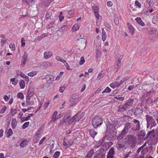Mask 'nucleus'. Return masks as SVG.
<instances>
[{"mask_svg": "<svg viewBox=\"0 0 158 158\" xmlns=\"http://www.w3.org/2000/svg\"><path fill=\"white\" fill-rule=\"evenodd\" d=\"M133 122V123L135 124L136 128L135 130V131H137L140 129V122L139 120L136 119H134Z\"/></svg>", "mask_w": 158, "mask_h": 158, "instance_id": "nucleus-13", "label": "nucleus"}, {"mask_svg": "<svg viewBox=\"0 0 158 158\" xmlns=\"http://www.w3.org/2000/svg\"><path fill=\"white\" fill-rule=\"evenodd\" d=\"M13 134V131L12 129L11 128H9L6 133V136L8 138L11 135Z\"/></svg>", "mask_w": 158, "mask_h": 158, "instance_id": "nucleus-34", "label": "nucleus"}, {"mask_svg": "<svg viewBox=\"0 0 158 158\" xmlns=\"http://www.w3.org/2000/svg\"><path fill=\"white\" fill-rule=\"evenodd\" d=\"M114 98L120 101H123L124 100V98L123 97H120V95H117L116 97H114Z\"/></svg>", "mask_w": 158, "mask_h": 158, "instance_id": "nucleus-50", "label": "nucleus"}, {"mask_svg": "<svg viewBox=\"0 0 158 158\" xmlns=\"http://www.w3.org/2000/svg\"><path fill=\"white\" fill-rule=\"evenodd\" d=\"M85 62L84 58L83 56L81 57V60L79 62V64L80 65L83 64Z\"/></svg>", "mask_w": 158, "mask_h": 158, "instance_id": "nucleus-51", "label": "nucleus"}, {"mask_svg": "<svg viewBox=\"0 0 158 158\" xmlns=\"http://www.w3.org/2000/svg\"><path fill=\"white\" fill-rule=\"evenodd\" d=\"M114 148L113 147H111L107 156V158H113L114 155Z\"/></svg>", "mask_w": 158, "mask_h": 158, "instance_id": "nucleus-9", "label": "nucleus"}, {"mask_svg": "<svg viewBox=\"0 0 158 158\" xmlns=\"http://www.w3.org/2000/svg\"><path fill=\"white\" fill-rule=\"evenodd\" d=\"M9 47L10 48L12 49V51H15V46L14 44H10L9 45Z\"/></svg>", "mask_w": 158, "mask_h": 158, "instance_id": "nucleus-58", "label": "nucleus"}, {"mask_svg": "<svg viewBox=\"0 0 158 158\" xmlns=\"http://www.w3.org/2000/svg\"><path fill=\"white\" fill-rule=\"evenodd\" d=\"M155 132V131L154 129H152L151 131H149L147 134L146 136L143 138V139L146 140L152 134H153Z\"/></svg>", "mask_w": 158, "mask_h": 158, "instance_id": "nucleus-22", "label": "nucleus"}, {"mask_svg": "<svg viewBox=\"0 0 158 158\" xmlns=\"http://www.w3.org/2000/svg\"><path fill=\"white\" fill-rule=\"evenodd\" d=\"M17 97L18 98H20L21 99H23L24 98V95L21 92H19L18 93Z\"/></svg>", "mask_w": 158, "mask_h": 158, "instance_id": "nucleus-37", "label": "nucleus"}, {"mask_svg": "<svg viewBox=\"0 0 158 158\" xmlns=\"http://www.w3.org/2000/svg\"><path fill=\"white\" fill-rule=\"evenodd\" d=\"M37 72L35 71H32L27 74V75L31 77H33L37 74Z\"/></svg>", "mask_w": 158, "mask_h": 158, "instance_id": "nucleus-36", "label": "nucleus"}, {"mask_svg": "<svg viewBox=\"0 0 158 158\" xmlns=\"http://www.w3.org/2000/svg\"><path fill=\"white\" fill-rule=\"evenodd\" d=\"M89 132L90 136L93 138H94L95 136L97 134V132H96L93 129L90 130Z\"/></svg>", "mask_w": 158, "mask_h": 158, "instance_id": "nucleus-25", "label": "nucleus"}, {"mask_svg": "<svg viewBox=\"0 0 158 158\" xmlns=\"http://www.w3.org/2000/svg\"><path fill=\"white\" fill-rule=\"evenodd\" d=\"M16 109H12L10 110V112L11 113L12 115H14L16 114Z\"/></svg>", "mask_w": 158, "mask_h": 158, "instance_id": "nucleus-48", "label": "nucleus"}, {"mask_svg": "<svg viewBox=\"0 0 158 158\" xmlns=\"http://www.w3.org/2000/svg\"><path fill=\"white\" fill-rule=\"evenodd\" d=\"M94 153V150L93 149H91L88 152L87 154L91 158L93 156Z\"/></svg>", "mask_w": 158, "mask_h": 158, "instance_id": "nucleus-45", "label": "nucleus"}, {"mask_svg": "<svg viewBox=\"0 0 158 158\" xmlns=\"http://www.w3.org/2000/svg\"><path fill=\"white\" fill-rule=\"evenodd\" d=\"M52 55V52L51 51H47L44 52V56L45 59H47L51 57Z\"/></svg>", "mask_w": 158, "mask_h": 158, "instance_id": "nucleus-15", "label": "nucleus"}, {"mask_svg": "<svg viewBox=\"0 0 158 158\" xmlns=\"http://www.w3.org/2000/svg\"><path fill=\"white\" fill-rule=\"evenodd\" d=\"M25 40L23 38H21V46L22 47H24L25 46Z\"/></svg>", "mask_w": 158, "mask_h": 158, "instance_id": "nucleus-57", "label": "nucleus"}, {"mask_svg": "<svg viewBox=\"0 0 158 158\" xmlns=\"http://www.w3.org/2000/svg\"><path fill=\"white\" fill-rule=\"evenodd\" d=\"M120 85V84H119V83L118 81H114L110 84V87L113 88H115L116 87H118Z\"/></svg>", "mask_w": 158, "mask_h": 158, "instance_id": "nucleus-20", "label": "nucleus"}, {"mask_svg": "<svg viewBox=\"0 0 158 158\" xmlns=\"http://www.w3.org/2000/svg\"><path fill=\"white\" fill-rule=\"evenodd\" d=\"M138 136L139 138H141V137L143 138L145 135V133L144 131L141 130L138 133Z\"/></svg>", "mask_w": 158, "mask_h": 158, "instance_id": "nucleus-19", "label": "nucleus"}, {"mask_svg": "<svg viewBox=\"0 0 158 158\" xmlns=\"http://www.w3.org/2000/svg\"><path fill=\"white\" fill-rule=\"evenodd\" d=\"M71 116L70 114L69 111L66 112L63 118L60 121V123L58 125V127H60L63 125L64 123H66V120L69 119Z\"/></svg>", "mask_w": 158, "mask_h": 158, "instance_id": "nucleus-6", "label": "nucleus"}, {"mask_svg": "<svg viewBox=\"0 0 158 158\" xmlns=\"http://www.w3.org/2000/svg\"><path fill=\"white\" fill-rule=\"evenodd\" d=\"M156 30L154 28H151L149 32L150 34H156Z\"/></svg>", "mask_w": 158, "mask_h": 158, "instance_id": "nucleus-41", "label": "nucleus"}, {"mask_svg": "<svg viewBox=\"0 0 158 158\" xmlns=\"http://www.w3.org/2000/svg\"><path fill=\"white\" fill-rule=\"evenodd\" d=\"M135 5L139 8H140L141 6V4L137 0L135 2Z\"/></svg>", "mask_w": 158, "mask_h": 158, "instance_id": "nucleus-55", "label": "nucleus"}, {"mask_svg": "<svg viewBox=\"0 0 158 158\" xmlns=\"http://www.w3.org/2000/svg\"><path fill=\"white\" fill-rule=\"evenodd\" d=\"M113 144V143L111 142L105 143L102 146V148L99 149L100 152L106 151Z\"/></svg>", "mask_w": 158, "mask_h": 158, "instance_id": "nucleus-7", "label": "nucleus"}, {"mask_svg": "<svg viewBox=\"0 0 158 158\" xmlns=\"http://www.w3.org/2000/svg\"><path fill=\"white\" fill-rule=\"evenodd\" d=\"M92 9L94 12L98 11V7L97 6H93Z\"/></svg>", "mask_w": 158, "mask_h": 158, "instance_id": "nucleus-64", "label": "nucleus"}, {"mask_svg": "<svg viewBox=\"0 0 158 158\" xmlns=\"http://www.w3.org/2000/svg\"><path fill=\"white\" fill-rule=\"evenodd\" d=\"M146 145V143H145L142 146L140 147L139 148H138V149L137 150L136 152L137 153H139L141 151V150Z\"/></svg>", "mask_w": 158, "mask_h": 158, "instance_id": "nucleus-47", "label": "nucleus"}, {"mask_svg": "<svg viewBox=\"0 0 158 158\" xmlns=\"http://www.w3.org/2000/svg\"><path fill=\"white\" fill-rule=\"evenodd\" d=\"M54 77V76L52 75H47L45 76V79L47 81L48 83L50 84L52 82Z\"/></svg>", "mask_w": 158, "mask_h": 158, "instance_id": "nucleus-8", "label": "nucleus"}, {"mask_svg": "<svg viewBox=\"0 0 158 158\" xmlns=\"http://www.w3.org/2000/svg\"><path fill=\"white\" fill-rule=\"evenodd\" d=\"M68 26L66 25H64L62 26L60 28L62 31H66L67 28Z\"/></svg>", "mask_w": 158, "mask_h": 158, "instance_id": "nucleus-54", "label": "nucleus"}, {"mask_svg": "<svg viewBox=\"0 0 158 158\" xmlns=\"http://www.w3.org/2000/svg\"><path fill=\"white\" fill-rule=\"evenodd\" d=\"M131 125L130 123H126L124 128L122 131L121 133L118 136L117 139L120 140L124 137L130 128Z\"/></svg>", "mask_w": 158, "mask_h": 158, "instance_id": "nucleus-3", "label": "nucleus"}, {"mask_svg": "<svg viewBox=\"0 0 158 158\" xmlns=\"http://www.w3.org/2000/svg\"><path fill=\"white\" fill-rule=\"evenodd\" d=\"M116 56L117 57V61L118 62L117 65L118 66H120L121 65V63L123 57L119 54L117 55Z\"/></svg>", "mask_w": 158, "mask_h": 158, "instance_id": "nucleus-12", "label": "nucleus"}, {"mask_svg": "<svg viewBox=\"0 0 158 158\" xmlns=\"http://www.w3.org/2000/svg\"><path fill=\"white\" fill-rule=\"evenodd\" d=\"M146 120L147 121V128L150 127L151 129L153 127L155 126L156 125V123H155L154 119L152 116L149 115H147L146 116Z\"/></svg>", "mask_w": 158, "mask_h": 158, "instance_id": "nucleus-4", "label": "nucleus"}, {"mask_svg": "<svg viewBox=\"0 0 158 158\" xmlns=\"http://www.w3.org/2000/svg\"><path fill=\"white\" fill-rule=\"evenodd\" d=\"M111 91L110 89L108 87H107L106 88L102 91V93H110Z\"/></svg>", "mask_w": 158, "mask_h": 158, "instance_id": "nucleus-46", "label": "nucleus"}, {"mask_svg": "<svg viewBox=\"0 0 158 158\" xmlns=\"http://www.w3.org/2000/svg\"><path fill=\"white\" fill-rule=\"evenodd\" d=\"M52 15V13L51 12H48L46 14V15L45 17L47 19H49L51 17V16Z\"/></svg>", "mask_w": 158, "mask_h": 158, "instance_id": "nucleus-61", "label": "nucleus"}, {"mask_svg": "<svg viewBox=\"0 0 158 158\" xmlns=\"http://www.w3.org/2000/svg\"><path fill=\"white\" fill-rule=\"evenodd\" d=\"M40 128L38 129V130L36 132L35 134V136H37V138H38V139H39V136H40Z\"/></svg>", "mask_w": 158, "mask_h": 158, "instance_id": "nucleus-56", "label": "nucleus"}, {"mask_svg": "<svg viewBox=\"0 0 158 158\" xmlns=\"http://www.w3.org/2000/svg\"><path fill=\"white\" fill-rule=\"evenodd\" d=\"M76 114H77V116L76 117V121L78 122L84 116V114L82 113L80 114V112H78Z\"/></svg>", "mask_w": 158, "mask_h": 158, "instance_id": "nucleus-17", "label": "nucleus"}, {"mask_svg": "<svg viewBox=\"0 0 158 158\" xmlns=\"http://www.w3.org/2000/svg\"><path fill=\"white\" fill-rule=\"evenodd\" d=\"M31 97V96L30 95H27L26 97V106H28L27 103L30 101V99Z\"/></svg>", "mask_w": 158, "mask_h": 158, "instance_id": "nucleus-40", "label": "nucleus"}, {"mask_svg": "<svg viewBox=\"0 0 158 158\" xmlns=\"http://www.w3.org/2000/svg\"><path fill=\"white\" fill-rule=\"evenodd\" d=\"M92 123L93 127L95 129H97L103 124L102 118L98 116H95L92 119Z\"/></svg>", "mask_w": 158, "mask_h": 158, "instance_id": "nucleus-1", "label": "nucleus"}, {"mask_svg": "<svg viewBox=\"0 0 158 158\" xmlns=\"http://www.w3.org/2000/svg\"><path fill=\"white\" fill-rule=\"evenodd\" d=\"M60 153L59 151H56L55 152L53 156V158H57L60 155Z\"/></svg>", "mask_w": 158, "mask_h": 158, "instance_id": "nucleus-44", "label": "nucleus"}, {"mask_svg": "<svg viewBox=\"0 0 158 158\" xmlns=\"http://www.w3.org/2000/svg\"><path fill=\"white\" fill-rule=\"evenodd\" d=\"M19 84L20 87V88L21 89H23L24 88L25 84L24 81L23 80H20L19 82Z\"/></svg>", "mask_w": 158, "mask_h": 158, "instance_id": "nucleus-27", "label": "nucleus"}, {"mask_svg": "<svg viewBox=\"0 0 158 158\" xmlns=\"http://www.w3.org/2000/svg\"><path fill=\"white\" fill-rule=\"evenodd\" d=\"M47 36V35L46 34H43L42 35L40 36H38L36 38L38 40L40 41L44 38Z\"/></svg>", "mask_w": 158, "mask_h": 158, "instance_id": "nucleus-35", "label": "nucleus"}, {"mask_svg": "<svg viewBox=\"0 0 158 158\" xmlns=\"http://www.w3.org/2000/svg\"><path fill=\"white\" fill-rule=\"evenodd\" d=\"M134 101V99H130L127 100V102L126 103L129 106H131L133 103Z\"/></svg>", "mask_w": 158, "mask_h": 158, "instance_id": "nucleus-31", "label": "nucleus"}, {"mask_svg": "<svg viewBox=\"0 0 158 158\" xmlns=\"http://www.w3.org/2000/svg\"><path fill=\"white\" fill-rule=\"evenodd\" d=\"M17 122L16 119L15 118H13L11 121V127L13 129H15L17 126Z\"/></svg>", "mask_w": 158, "mask_h": 158, "instance_id": "nucleus-23", "label": "nucleus"}, {"mask_svg": "<svg viewBox=\"0 0 158 158\" xmlns=\"http://www.w3.org/2000/svg\"><path fill=\"white\" fill-rule=\"evenodd\" d=\"M127 25L129 30L131 34L133 35L134 33L135 29L129 23H127Z\"/></svg>", "mask_w": 158, "mask_h": 158, "instance_id": "nucleus-14", "label": "nucleus"}, {"mask_svg": "<svg viewBox=\"0 0 158 158\" xmlns=\"http://www.w3.org/2000/svg\"><path fill=\"white\" fill-rule=\"evenodd\" d=\"M51 2V0H43L42 1V3L44 6H47Z\"/></svg>", "mask_w": 158, "mask_h": 158, "instance_id": "nucleus-29", "label": "nucleus"}, {"mask_svg": "<svg viewBox=\"0 0 158 158\" xmlns=\"http://www.w3.org/2000/svg\"><path fill=\"white\" fill-rule=\"evenodd\" d=\"M104 75L105 74L104 73V71H103L102 70L98 74L97 78L99 80L101 78L103 77L104 76Z\"/></svg>", "mask_w": 158, "mask_h": 158, "instance_id": "nucleus-28", "label": "nucleus"}, {"mask_svg": "<svg viewBox=\"0 0 158 158\" xmlns=\"http://www.w3.org/2000/svg\"><path fill=\"white\" fill-rule=\"evenodd\" d=\"M73 142L71 143L70 142L67 141V142L65 141H64L63 142V145L64 146L66 147V148H69L70 146L72 144Z\"/></svg>", "mask_w": 158, "mask_h": 158, "instance_id": "nucleus-18", "label": "nucleus"}, {"mask_svg": "<svg viewBox=\"0 0 158 158\" xmlns=\"http://www.w3.org/2000/svg\"><path fill=\"white\" fill-rule=\"evenodd\" d=\"M64 64L66 66L67 69L69 70H71L72 69L70 68L69 66L68 63L66 61V62H64Z\"/></svg>", "mask_w": 158, "mask_h": 158, "instance_id": "nucleus-63", "label": "nucleus"}, {"mask_svg": "<svg viewBox=\"0 0 158 158\" xmlns=\"http://www.w3.org/2000/svg\"><path fill=\"white\" fill-rule=\"evenodd\" d=\"M116 128L106 131V136H107L108 137L107 138V140H110L116 136Z\"/></svg>", "mask_w": 158, "mask_h": 158, "instance_id": "nucleus-5", "label": "nucleus"}, {"mask_svg": "<svg viewBox=\"0 0 158 158\" xmlns=\"http://www.w3.org/2000/svg\"><path fill=\"white\" fill-rule=\"evenodd\" d=\"M6 106H4L2 108L0 111V114H3L4 113L5 111L6 110Z\"/></svg>", "mask_w": 158, "mask_h": 158, "instance_id": "nucleus-62", "label": "nucleus"}, {"mask_svg": "<svg viewBox=\"0 0 158 158\" xmlns=\"http://www.w3.org/2000/svg\"><path fill=\"white\" fill-rule=\"evenodd\" d=\"M125 143L131 145V147L133 148H135L136 143V138L133 135H128L125 138Z\"/></svg>", "mask_w": 158, "mask_h": 158, "instance_id": "nucleus-2", "label": "nucleus"}, {"mask_svg": "<svg viewBox=\"0 0 158 158\" xmlns=\"http://www.w3.org/2000/svg\"><path fill=\"white\" fill-rule=\"evenodd\" d=\"M117 147L118 148V149H121L123 148H124L125 147V145L124 144L118 143L116 144Z\"/></svg>", "mask_w": 158, "mask_h": 158, "instance_id": "nucleus-33", "label": "nucleus"}, {"mask_svg": "<svg viewBox=\"0 0 158 158\" xmlns=\"http://www.w3.org/2000/svg\"><path fill=\"white\" fill-rule=\"evenodd\" d=\"M15 78H11L10 79V81L12 82V84L15 85H16L18 82V80H15Z\"/></svg>", "mask_w": 158, "mask_h": 158, "instance_id": "nucleus-32", "label": "nucleus"}, {"mask_svg": "<svg viewBox=\"0 0 158 158\" xmlns=\"http://www.w3.org/2000/svg\"><path fill=\"white\" fill-rule=\"evenodd\" d=\"M56 59L57 60L60 61L63 63L66 62V60H65L62 59L61 57L59 56H56Z\"/></svg>", "mask_w": 158, "mask_h": 158, "instance_id": "nucleus-39", "label": "nucleus"}, {"mask_svg": "<svg viewBox=\"0 0 158 158\" xmlns=\"http://www.w3.org/2000/svg\"><path fill=\"white\" fill-rule=\"evenodd\" d=\"M102 39L103 41H105L107 37L106 33L104 30V28H102Z\"/></svg>", "mask_w": 158, "mask_h": 158, "instance_id": "nucleus-24", "label": "nucleus"}, {"mask_svg": "<svg viewBox=\"0 0 158 158\" xmlns=\"http://www.w3.org/2000/svg\"><path fill=\"white\" fill-rule=\"evenodd\" d=\"M106 131L115 128L113 123H111L108 121L106 122Z\"/></svg>", "mask_w": 158, "mask_h": 158, "instance_id": "nucleus-10", "label": "nucleus"}, {"mask_svg": "<svg viewBox=\"0 0 158 158\" xmlns=\"http://www.w3.org/2000/svg\"><path fill=\"white\" fill-rule=\"evenodd\" d=\"M28 144V141L27 139H24L21 141L20 144V146L21 147L23 148Z\"/></svg>", "mask_w": 158, "mask_h": 158, "instance_id": "nucleus-21", "label": "nucleus"}, {"mask_svg": "<svg viewBox=\"0 0 158 158\" xmlns=\"http://www.w3.org/2000/svg\"><path fill=\"white\" fill-rule=\"evenodd\" d=\"M147 95H148V92L146 91L142 94V96L144 99H146V98L148 97Z\"/></svg>", "mask_w": 158, "mask_h": 158, "instance_id": "nucleus-60", "label": "nucleus"}, {"mask_svg": "<svg viewBox=\"0 0 158 158\" xmlns=\"http://www.w3.org/2000/svg\"><path fill=\"white\" fill-rule=\"evenodd\" d=\"M118 109L117 110L118 112H123L124 111H125L122 106H119L118 107Z\"/></svg>", "mask_w": 158, "mask_h": 158, "instance_id": "nucleus-52", "label": "nucleus"}, {"mask_svg": "<svg viewBox=\"0 0 158 158\" xmlns=\"http://www.w3.org/2000/svg\"><path fill=\"white\" fill-rule=\"evenodd\" d=\"M80 26H78L77 24L74 25L72 28V31L73 32L76 31L79 29Z\"/></svg>", "mask_w": 158, "mask_h": 158, "instance_id": "nucleus-26", "label": "nucleus"}, {"mask_svg": "<svg viewBox=\"0 0 158 158\" xmlns=\"http://www.w3.org/2000/svg\"><path fill=\"white\" fill-rule=\"evenodd\" d=\"M29 123V122H25L22 125V127L23 129H25L28 126Z\"/></svg>", "mask_w": 158, "mask_h": 158, "instance_id": "nucleus-43", "label": "nucleus"}, {"mask_svg": "<svg viewBox=\"0 0 158 158\" xmlns=\"http://www.w3.org/2000/svg\"><path fill=\"white\" fill-rule=\"evenodd\" d=\"M147 2H148L149 6H153V0H146Z\"/></svg>", "mask_w": 158, "mask_h": 158, "instance_id": "nucleus-59", "label": "nucleus"}, {"mask_svg": "<svg viewBox=\"0 0 158 158\" xmlns=\"http://www.w3.org/2000/svg\"><path fill=\"white\" fill-rule=\"evenodd\" d=\"M21 120V122L22 123L24 121H28L29 119L27 117H19Z\"/></svg>", "mask_w": 158, "mask_h": 158, "instance_id": "nucleus-42", "label": "nucleus"}, {"mask_svg": "<svg viewBox=\"0 0 158 158\" xmlns=\"http://www.w3.org/2000/svg\"><path fill=\"white\" fill-rule=\"evenodd\" d=\"M64 73L63 72H60V74L58 75L56 78V80L57 81H58L60 80V77H61L62 76Z\"/></svg>", "mask_w": 158, "mask_h": 158, "instance_id": "nucleus-53", "label": "nucleus"}, {"mask_svg": "<svg viewBox=\"0 0 158 158\" xmlns=\"http://www.w3.org/2000/svg\"><path fill=\"white\" fill-rule=\"evenodd\" d=\"M156 37V34H149V37L150 40H153Z\"/></svg>", "mask_w": 158, "mask_h": 158, "instance_id": "nucleus-49", "label": "nucleus"}, {"mask_svg": "<svg viewBox=\"0 0 158 158\" xmlns=\"http://www.w3.org/2000/svg\"><path fill=\"white\" fill-rule=\"evenodd\" d=\"M136 115L138 114H141L143 113V110L142 109H141L140 108H136Z\"/></svg>", "mask_w": 158, "mask_h": 158, "instance_id": "nucleus-38", "label": "nucleus"}, {"mask_svg": "<svg viewBox=\"0 0 158 158\" xmlns=\"http://www.w3.org/2000/svg\"><path fill=\"white\" fill-rule=\"evenodd\" d=\"M77 114H76L72 118H70L69 120H66V124L69 125L71 124L74 121H75V122H77L76 121V117L77 116Z\"/></svg>", "mask_w": 158, "mask_h": 158, "instance_id": "nucleus-11", "label": "nucleus"}, {"mask_svg": "<svg viewBox=\"0 0 158 158\" xmlns=\"http://www.w3.org/2000/svg\"><path fill=\"white\" fill-rule=\"evenodd\" d=\"M113 19L115 24L117 25H118L119 24V19L117 16L115 15H114Z\"/></svg>", "mask_w": 158, "mask_h": 158, "instance_id": "nucleus-30", "label": "nucleus"}, {"mask_svg": "<svg viewBox=\"0 0 158 158\" xmlns=\"http://www.w3.org/2000/svg\"><path fill=\"white\" fill-rule=\"evenodd\" d=\"M135 20L141 26H145V23L143 21L140 17H137L135 19Z\"/></svg>", "mask_w": 158, "mask_h": 158, "instance_id": "nucleus-16", "label": "nucleus"}]
</instances>
